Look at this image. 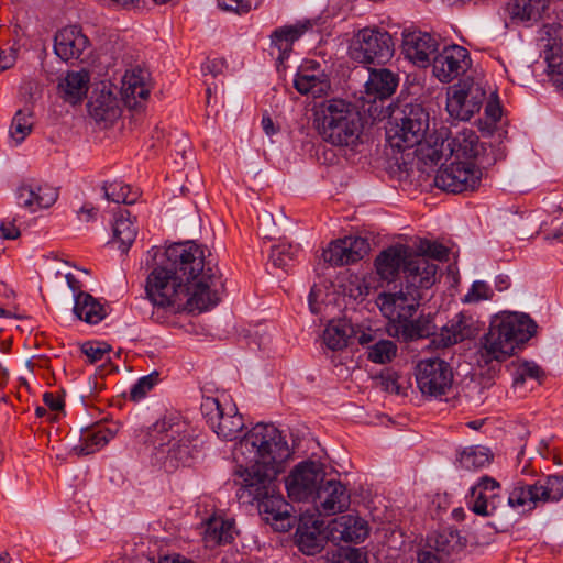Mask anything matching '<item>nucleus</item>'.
Returning <instances> with one entry per match:
<instances>
[{
	"label": "nucleus",
	"instance_id": "1",
	"mask_svg": "<svg viewBox=\"0 0 563 563\" xmlns=\"http://www.w3.org/2000/svg\"><path fill=\"white\" fill-rule=\"evenodd\" d=\"M166 260L147 276L146 295L158 308L201 313L220 302L222 274L192 241L174 243Z\"/></svg>",
	"mask_w": 563,
	"mask_h": 563
},
{
	"label": "nucleus",
	"instance_id": "2",
	"mask_svg": "<svg viewBox=\"0 0 563 563\" xmlns=\"http://www.w3.org/2000/svg\"><path fill=\"white\" fill-rule=\"evenodd\" d=\"M146 442L153 444V459L166 472L185 466L192 457V435L178 413H166L153 423Z\"/></svg>",
	"mask_w": 563,
	"mask_h": 563
},
{
	"label": "nucleus",
	"instance_id": "3",
	"mask_svg": "<svg viewBox=\"0 0 563 563\" xmlns=\"http://www.w3.org/2000/svg\"><path fill=\"white\" fill-rule=\"evenodd\" d=\"M236 463L245 465L285 466L290 448L273 423H257L236 442L232 450Z\"/></svg>",
	"mask_w": 563,
	"mask_h": 563
},
{
	"label": "nucleus",
	"instance_id": "4",
	"mask_svg": "<svg viewBox=\"0 0 563 563\" xmlns=\"http://www.w3.org/2000/svg\"><path fill=\"white\" fill-rule=\"evenodd\" d=\"M537 331L536 322L525 313L504 312L495 316L482 338L481 353L486 362L505 361Z\"/></svg>",
	"mask_w": 563,
	"mask_h": 563
},
{
	"label": "nucleus",
	"instance_id": "5",
	"mask_svg": "<svg viewBox=\"0 0 563 563\" xmlns=\"http://www.w3.org/2000/svg\"><path fill=\"white\" fill-rule=\"evenodd\" d=\"M313 117V125L324 142L346 147L358 144L363 124L352 103L342 99L325 100L314 109Z\"/></svg>",
	"mask_w": 563,
	"mask_h": 563
},
{
	"label": "nucleus",
	"instance_id": "6",
	"mask_svg": "<svg viewBox=\"0 0 563 563\" xmlns=\"http://www.w3.org/2000/svg\"><path fill=\"white\" fill-rule=\"evenodd\" d=\"M395 123L387 129V140L393 147L406 150L415 147L426 139L429 131V112L418 103L406 104Z\"/></svg>",
	"mask_w": 563,
	"mask_h": 563
},
{
	"label": "nucleus",
	"instance_id": "7",
	"mask_svg": "<svg viewBox=\"0 0 563 563\" xmlns=\"http://www.w3.org/2000/svg\"><path fill=\"white\" fill-rule=\"evenodd\" d=\"M394 51L393 37L387 31L364 27L354 35L349 55L361 64H385L393 57Z\"/></svg>",
	"mask_w": 563,
	"mask_h": 563
},
{
	"label": "nucleus",
	"instance_id": "8",
	"mask_svg": "<svg viewBox=\"0 0 563 563\" xmlns=\"http://www.w3.org/2000/svg\"><path fill=\"white\" fill-rule=\"evenodd\" d=\"M563 496V475L548 476L539 479L534 484L518 483L510 492L507 503L509 506L528 507L534 509L538 504L558 501Z\"/></svg>",
	"mask_w": 563,
	"mask_h": 563
},
{
	"label": "nucleus",
	"instance_id": "9",
	"mask_svg": "<svg viewBox=\"0 0 563 563\" xmlns=\"http://www.w3.org/2000/svg\"><path fill=\"white\" fill-rule=\"evenodd\" d=\"M485 98L486 92L479 82L461 80L448 89L446 111L454 120L468 121L481 110Z\"/></svg>",
	"mask_w": 563,
	"mask_h": 563
},
{
	"label": "nucleus",
	"instance_id": "10",
	"mask_svg": "<svg viewBox=\"0 0 563 563\" xmlns=\"http://www.w3.org/2000/svg\"><path fill=\"white\" fill-rule=\"evenodd\" d=\"M201 412L217 437L222 440H235L244 429L243 416L235 405H221L217 398L209 397L202 401Z\"/></svg>",
	"mask_w": 563,
	"mask_h": 563
},
{
	"label": "nucleus",
	"instance_id": "11",
	"mask_svg": "<svg viewBox=\"0 0 563 563\" xmlns=\"http://www.w3.org/2000/svg\"><path fill=\"white\" fill-rule=\"evenodd\" d=\"M285 466L275 465H240L236 475L240 478L241 488L239 498H247V503H253L260 497L273 494L276 488L275 479L278 474L284 472Z\"/></svg>",
	"mask_w": 563,
	"mask_h": 563
},
{
	"label": "nucleus",
	"instance_id": "12",
	"mask_svg": "<svg viewBox=\"0 0 563 563\" xmlns=\"http://www.w3.org/2000/svg\"><path fill=\"white\" fill-rule=\"evenodd\" d=\"M423 297V294L405 289V286L395 292H380L376 302L382 313L389 320V331H395L397 325L412 318Z\"/></svg>",
	"mask_w": 563,
	"mask_h": 563
},
{
	"label": "nucleus",
	"instance_id": "13",
	"mask_svg": "<svg viewBox=\"0 0 563 563\" xmlns=\"http://www.w3.org/2000/svg\"><path fill=\"white\" fill-rule=\"evenodd\" d=\"M416 380L422 395L438 398L451 389L453 371L439 357L422 360L416 368Z\"/></svg>",
	"mask_w": 563,
	"mask_h": 563
},
{
	"label": "nucleus",
	"instance_id": "14",
	"mask_svg": "<svg viewBox=\"0 0 563 563\" xmlns=\"http://www.w3.org/2000/svg\"><path fill=\"white\" fill-rule=\"evenodd\" d=\"M323 464L313 461L301 462L286 477V489L292 500L303 501L314 498L324 481Z\"/></svg>",
	"mask_w": 563,
	"mask_h": 563
},
{
	"label": "nucleus",
	"instance_id": "15",
	"mask_svg": "<svg viewBox=\"0 0 563 563\" xmlns=\"http://www.w3.org/2000/svg\"><path fill=\"white\" fill-rule=\"evenodd\" d=\"M482 172L471 162H453L441 167L434 178L438 188L460 194L466 190H474L478 187Z\"/></svg>",
	"mask_w": 563,
	"mask_h": 563
},
{
	"label": "nucleus",
	"instance_id": "16",
	"mask_svg": "<svg viewBox=\"0 0 563 563\" xmlns=\"http://www.w3.org/2000/svg\"><path fill=\"white\" fill-rule=\"evenodd\" d=\"M255 501L257 503L260 516L266 523L271 525L274 530L286 532L292 528L296 521V518L291 514L294 508L276 488L273 494L260 497Z\"/></svg>",
	"mask_w": 563,
	"mask_h": 563
},
{
	"label": "nucleus",
	"instance_id": "17",
	"mask_svg": "<svg viewBox=\"0 0 563 563\" xmlns=\"http://www.w3.org/2000/svg\"><path fill=\"white\" fill-rule=\"evenodd\" d=\"M471 64L468 52L459 45L444 47L432 57L433 75L442 82H450L464 74Z\"/></svg>",
	"mask_w": 563,
	"mask_h": 563
},
{
	"label": "nucleus",
	"instance_id": "18",
	"mask_svg": "<svg viewBox=\"0 0 563 563\" xmlns=\"http://www.w3.org/2000/svg\"><path fill=\"white\" fill-rule=\"evenodd\" d=\"M369 252V243L361 236H345L331 242L322 252L325 263L332 266L354 264Z\"/></svg>",
	"mask_w": 563,
	"mask_h": 563
},
{
	"label": "nucleus",
	"instance_id": "19",
	"mask_svg": "<svg viewBox=\"0 0 563 563\" xmlns=\"http://www.w3.org/2000/svg\"><path fill=\"white\" fill-rule=\"evenodd\" d=\"M438 265L421 254L411 250L407 264L404 267L405 289L416 290L419 294L430 289L437 282Z\"/></svg>",
	"mask_w": 563,
	"mask_h": 563
},
{
	"label": "nucleus",
	"instance_id": "20",
	"mask_svg": "<svg viewBox=\"0 0 563 563\" xmlns=\"http://www.w3.org/2000/svg\"><path fill=\"white\" fill-rule=\"evenodd\" d=\"M21 207L35 212L38 209L51 208L58 199V189L34 179H25L15 190Z\"/></svg>",
	"mask_w": 563,
	"mask_h": 563
},
{
	"label": "nucleus",
	"instance_id": "21",
	"mask_svg": "<svg viewBox=\"0 0 563 563\" xmlns=\"http://www.w3.org/2000/svg\"><path fill=\"white\" fill-rule=\"evenodd\" d=\"M438 40L427 32L405 30L402 33V53L406 58L419 67H427L438 52Z\"/></svg>",
	"mask_w": 563,
	"mask_h": 563
},
{
	"label": "nucleus",
	"instance_id": "22",
	"mask_svg": "<svg viewBox=\"0 0 563 563\" xmlns=\"http://www.w3.org/2000/svg\"><path fill=\"white\" fill-rule=\"evenodd\" d=\"M325 530L327 539L334 543H358L364 541L369 533L367 521L357 515L351 514L331 520Z\"/></svg>",
	"mask_w": 563,
	"mask_h": 563
},
{
	"label": "nucleus",
	"instance_id": "23",
	"mask_svg": "<svg viewBox=\"0 0 563 563\" xmlns=\"http://www.w3.org/2000/svg\"><path fill=\"white\" fill-rule=\"evenodd\" d=\"M317 510L324 516L341 514L347 510L351 495L340 481L323 482L314 497Z\"/></svg>",
	"mask_w": 563,
	"mask_h": 563
},
{
	"label": "nucleus",
	"instance_id": "24",
	"mask_svg": "<svg viewBox=\"0 0 563 563\" xmlns=\"http://www.w3.org/2000/svg\"><path fill=\"white\" fill-rule=\"evenodd\" d=\"M89 47V38L77 25L59 30L54 37V52L64 62L81 58Z\"/></svg>",
	"mask_w": 563,
	"mask_h": 563
},
{
	"label": "nucleus",
	"instance_id": "25",
	"mask_svg": "<svg viewBox=\"0 0 563 563\" xmlns=\"http://www.w3.org/2000/svg\"><path fill=\"white\" fill-rule=\"evenodd\" d=\"M445 140L444 148L448 157L454 158L453 162H471L484 153V145L473 130L464 129L453 136L446 130Z\"/></svg>",
	"mask_w": 563,
	"mask_h": 563
},
{
	"label": "nucleus",
	"instance_id": "26",
	"mask_svg": "<svg viewBox=\"0 0 563 563\" xmlns=\"http://www.w3.org/2000/svg\"><path fill=\"white\" fill-rule=\"evenodd\" d=\"M87 109L97 123H104V125L112 124L121 115L118 98L103 82L100 89L92 91Z\"/></svg>",
	"mask_w": 563,
	"mask_h": 563
},
{
	"label": "nucleus",
	"instance_id": "27",
	"mask_svg": "<svg viewBox=\"0 0 563 563\" xmlns=\"http://www.w3.org/2000/svg\"><path fill=\"white\" fill-rule=\"evenodd\" d=\"M411 247L404 244L391 245L383 250L375 258L377 275L387 282H393L398 276L409 258Z\"/></svg>",
	"mask_w": 563,
	"mask_h": 563
},
{
	"label": "nucleus",
	"instance_id": "28",
	"mask_svg": "<svg viewBox=\"0 0 563 563\" xmlns=\"http://www.w3.org/2000/svg\"><path fill=\"white\" fill-rule=\"evenodd\" d=\"M323 522L313 515H302L299 518L296 542L305 554L314 555L323 549L324 537L322 534Z\"/></svg>",
	"mask_w": 563,
	"mask_h": 563
},
{
	"label": "nucleus",
	"instance_id": "29",
	"mask_svg": "<svg viewBox=\"0 0 563 563\" xmlns=\"http://www.w3.org/2000/svg\"><path fill=\"white\" fill-rule=\"evenodd\" d=\"M318 63L311 66H305L299 69L295 79L294 87L301 95H310L313 98H320L327 95L331 89L329 76L324 71H317Z\"/></svg>",
	"mask_w": 563,
	"mask_h": 563
},
{
	"label": "nucleus",
	"instance_id": "30",
	"mask_svg": "<svg viewBox=\"0 0 563 563\" xmlns=\"http://www.w3.org/2000/svg\"><path fill=\"white\" fill-rule=\"evenodd\" d=\"M89 70H69L59 79L57 93L65 102L75 106L84 100L89 90Z\"/></svg>",
	"mask_w": 563,
	"mask_h": 563
},
{
	"label": "nucleus",
	"instance_id": "31",
	"mask_svg": "<svg viewBox=\"0 0 563 563\" xmlns=\"http://www.w3.org/2000/svg\"><path fill=\"white\" fill-rule=\"evenodd\" d=\"M117 431L118 429H111L99 423L82 428L79 441L71 448V452L77 456L92 454L108 444L114 438Z\"/></svg>",
	"mask_w": 563,
	"mask_h": 563
},
{
	"label": "nucleus",
	"instance_id": "32",
	"mask_svg": "<svg viewBox=\"0 0 563 563\" xmlns=\"http://www.w3.org/2000/svg\"><path fill=\"white\" fill-rule=\"evenodd\" d=\"M398 86V76L387 68L369 69L365 84V98L368 102L389 98Z\"/></svg>",
	"mask_w": 563,
	"mask_h": 563
},
{
	"label": "nucleus",
	"instance_id": "33",
	"mask_svg": "<svg viewBox=\"0 0 563 563\" xmlns=\"http://www.w3.org/2000/svg\"><path fill=\"white\" fill-rule=\"evenodd\" d=\"M475 334V328L471 317L459 313L448 324H445L440 334L435 335L432 343L437 347H448L457 342H462Z\"/></svg>",
	"mask_w": 563,
	"mask_h": 563
},
{
	"label": "nucleus",
	"instance_id": "34",
	"mask_svg": "<svg viewBox=\"0 0 563 563\" xmlns=\"http://www.w3.org/2000/svg\"><path fill=\"white\" fill-rule=\"evenodd\" d=\"M145 73L141 69L126 71L122 78V100L129 108H136L140 100H145L150 90L145 85Z\"/></svg>",
	"mask_w": 563,
	"mask_h": 563
},
{
	"label": "nucleus",
	"instance_id": "35",
	"mask_svg": "<svg viewBox=\"0 0 563 563\" xmlns=\"http://www.w3.org/2000/svg\"><path fill=\"white\" fill-rule=\"evenodd\" d=\"M435 324L431 313L420 314L417 319H407L400 325H397L395 335L405 342H410L423 338H429L435 333Z\"/></svg>",
	"mask_w": 563,
	"mask_h": 563
},
{
	"label": "nucleus",
	"instance_id": "36",
	"mask_svg": "<svg viewBox=\"0 0 563 563\" xmlns=\"http://www.w3.org/2000/svg\"><path fill=\"white\" fill-rule=\"evenodd\" d=\"M445 134L446 129H441L435 136H430L415 145L417 157L424 164H437L442 158H449L444 148V144H446Z\"/></svg>",
	"mask_w": 563,
	"mask_h": 563
},
{
	"label": "nucleus",
	"instance_id": "37",
	"mask_svg": "<svg viewBox=\"0 0 563 563\" xmlns=\"http://www.w3.org/2000/svg\"><path fill=\"white\" fill-rule=\"evenodd\" d=\"M74 313L87 323L97 324L107 316L106 307L88 292L75 296Z\"/></svg>",
	"mask_w": 563,
	"mask_h": 563
},
{
	"label": "nucleus",
	"instance_id": "38",
	"mask_svg": "<svg viewBox=\"0 0 563 563\" xmlns=\"http://www.w3.org/2000/svg\"><path fill=\"white\" fill-rule=\"evenodd\" d=\"M353 335H356V332L350 322L345 320L332 321L323 331V342L330 350H342L347 346Z\"/></svg>",
	"mask_w": 563,
	"mask_h": 563
},
{
	"label": "nucleus",
	"instance_id": "39",
	"mask_svg": "<svg viewBox=\"0 0 563 563\" xmlns=\"http://www.w3.org/2000/svg\"><path fill=\"white\" fill-rule=\"evenodd\" d=\"M550 0H515L509 4V13L520 22L538 21L548 10Z\"/></svg>",
	"mask_w": 563,
	"mask_h": 563
},
{
	"label": "nucleus",
	"instance_id": "40",
	"mask_svg": "<svg viewBox=\"0 0 563 563\" xmlns=\"http://www.w3.org/2000/svg\"><path fill=\"white\" fill-rule=\"evenodd\" d=\"M428 545L439 553L451 554L461 551L466 545V539L452 528L443 529L428 539Z\"/></svg>",
	"mask_w": 563,
	"mask_h": 563
},
{
	"label": "nucleus",
	"instance_id": "41",
	"mask_svg": "<svg viewBox=\"0 0 563 563\" xmlns=\"http://www.w3.org/2000/svg\"><path fill=\"white\" fill-rule=\"evenodd\" d=\"M137 234L136 228L131 220V213L128 210H120L113 223V239L120 243L122 252H126L134 242Z\"/></svg>",
	"mask_w": 563,
	"mask_h": 563
},
{
	"label": "nucleus",
	"instance_id": "42",
	"mask_svg": "<svg viewBox=\"0 0 563 563\" xmlns=\"http://www.w3.org/2000/svg\"><path fill=\"white\" fill-rule=\"evenodd\" d=\"M548 37H542L543 42V58L548 64V73L556 74L563 81V48L556 38L551 37L550 30L547 31Z\"/></svg>",
	"mask_w": 563,
	"mask_h": 563
},
{
	"label": "nucleus",
	"instance_id": "43",
	"mask_svg": "<svg viewBox=\"0 0 563 563\" xmlns=\"http://www.w3.org/2000/svg\"><path fill=\"white\" fill-rule=\"evenodd\" d=\"M493 454L487 448L473 445L465 448L459 455L461 467L467 471H476L488 466L492 462Z\"/></svg>",
	"mask_w": 563,
	"mask_h": 563
},
{
	"label": "nucleus",
	"instance_id": "44",
	"mask_svg": "<svg viewBox=\"0 0 563 563\" xmlns=\"http://www.w3.org/2000/svg\"><path fill=\"white\" fill-rule=\"evenodd\" d=\"M303 32V26H286L273 33L272 43L279 52L278 62L283 63V60L288 57L292 43L298 40Z\"/></svg>",
	"mask_w": 563,
	"mask_h": 563
},
{
	"label": "nucleus",
	"instance_id": "45",
	"mask_svg": "<svg viewBox=\"0 0 563 563\" xmlns=\"http://www.w3.org/2000/svg\"><path fill=\"white\" fill-rule=\"evenodd\" d=\"M205 540L211 545L230 543L233 540V525L228 520L211 519L207 523Z\"/></svg>",
	"mask_w": 563,
	"mask_h": 563
},
{
	"label": "nucleus",
	"instance_id": "46",
	"mask_svg": "<svg viewBox=\"0 0 563 563\" xmlns=\"http://www.w3.org/2000/svg\"><path fill=\"white\" fill-rule=\"evenodd\" d=\"M33 110L19 109L11 122L9 134L15 144H21L33 130Z\"/></svg>",
	"mask_w": 563,
	"mask_h": 563
},
{
	"label": "nucleus",
	"instance_id": "47",
	"mask_svg": "<svg viewBox=\"0 0 563 563\" xmlns=\"http://www.w3.org/2000/svg\"><path fill=\"white\" fill-rule=\"evenodd\" d=\"M472 497L474 498L472 510L477 515L493 516L499 507V503H497V499H499L498 493L483 492L482 488H472Z\"/></svg>",
	"mask_w": 563,
	"mask_h": 563
},
{
	"label": "nucleus",
	"instance_id": "48",
	"mask_svg": "<svg viewBox=\"0 0 563 563\" xmlns=\"http://www.w3.org/2000/svg\"><path fill=\"white\" fill-rule=\"evenodd\" d=\"M298 251V244L283 242L272 247L269 260L275 267L286 268L295 260Z\"/></svg>",
	"mask_w": 563,
	"mask_h": 563
},
{
	"label": "nucleus",
	"instance_id": "49",
	"mask_svg": "<svg viewBox=\"0 0 563 563\" xmlns=\"http://www.w3.org/2000/svg\"><path fill=\"white\" fill-rule=\"evenodd\" d=\"M342 287L344 295L354 300H364L371 290V286L366 279L358 275H350Z\"/></svg>",
	"mask_w": 563,
	"mask_h": 563
},
{
	"label": "nucleus",
	"instance_id": "50",
	"mask_svg": "<svg viewBox=\"0 0 563 563\" xmlns=\"http://www.w3.org/2000/svg\"><path fill=\"white\" fill-rule=\"evenodd\" d=\"M104 196L109 201L115 203L132 205L136 198H130V188L121 181L106 183L103 185Z\"/></svg>",
	"mask_w": 563,
	"mask_h": 563
},
{
	"label": "nucleus",
	"instance_id": "51",
	"mask_svg": "<svg viewBox=\"0 0 563 563\" xmlns=\"http://www.w3.org/2000/svg\"><path fill=\"white\" fill-rule=\"evenodd\" d=\"M397 347L389 340H380L371 346L368 351V360L374 363L384 364L391 361L396 355Z\"/></svg>",
	"mask_w": 563,
	"mask_h": 563
},
{
	"label": "nucleus",
	"instance_id": "52",
	"mask_svg": "<svg viewBox=\"0 0 563 563\" xmlns=\"http://www.w3.org/2000/svg\"><path fill=\"white\" fill-rule=\"evenodd\" d=\"M19 93L24 103L23 109L33 110L34 104L42 98L43 88L38 81L26 80L21 85Z\"/></svg>",
	"mask_w": 563,
	"mask_h": 563
},
{
	"label": "nucleus",
	"instance_id": "53",
	"mask_svg": "<svg viewBox=\"0 0 563 563\" xmlns=\"http://www.w3.org/2000/svg\"><path fill=\"white\" fill-rule=\"evenodd\" d=\"M415 254H421L426 256V258H432L438 261H444L448 258L449 250L444 245L430 242L428 240H421L417 246V252Z\"/></svg>",
	"mask_w": 563,
	"mask_h": 563
},
{
	"label": "nucleus",
	"instance_id": "54",
	"mask_svg": "<svg viewBox=\"0 0 563 563\" xmlns=\"http://www.w3.org/2000/svg\"><path fill=\"white\" fill-rule=\"evenodd\" d=\"M331 563H367L366 554L356 548H342L333 554Z\"/></svg>",
	"mask_w": 563,
	"mask_h": 563
},
{
	"label": "nucleus",
	"instance_id": "55",
	"mask_svg": "<svg viewBox=\"0 0 563 563\" xmlns=\"http://www.w3.org/2000/svg\"><path fill=\"white\" fill-rule=\"evenodd\" d=\"M157 373L141 377L131 388L130 398L133 401L142 399L157 383Z\"/></svg>",
	"mask_w": 563,
	"mask_h": 563
},
{
	"label": "nucleus",
	"instance_id": "56",
	"mask_svg": "<svg viewBox=\"0 0 563 563\" xmlns=\"http://www.w3.org/2000/svg\"><path fill=\"white\" fill-rule=\"evenodd\" d=\"M81 351L90 363H96L104 358L111 351V346L106 342H86L82 344Z\"/></svg>",
	"mask_w": 563,
	"mask_h": 563
},
{
	"label": "nucleus",
	"instance_id": "57",
	"mask_svg": "<svg viewBox=\"0 0 563 563\" xmlns=\"http://www.w3.org/2000/svg\"><path fill=\"white\" fill-rule=\"evenodd\" d=\"M542 375V371L541 368L534 364V363H530V362H525L523 364H521L517 371H516V375L514 377V386L517 387V386H520L525 383L526 378H533V379H539Z\"/></svg>",
	"mask_w": 563,
	"mask_h": 563
},
{
	"label": "nucleus",
	"instance_id": "58",
	"mask_svg": "<svg viewBox=\"0 0 563 563\" xmlns=\"http://www.w3.org/2000/svg\"><path fill=\"white\" fill-rule=\"evenodd\" d=\"M493 296L492 288L485 282H474L470 291L465 295V302H478L481 300L490 299Z\"/></svg>",
	"mask_w": 563,
	"mask_h": 563
},
{
	"label": "nucleus",
	"instance_id": "59",
	"mask_svg": "<svg viewBox=\"0 0 563 563\" xmlns=\"http://www.w3.org/2000/svg\"><path fill=\"white\" fill-rule=\"evenodd\" d=\"M540 230L547 240L560 239L563 236V220L553 218L550 222L544 221Z\"/></svg>",
	"mask_w": 563,
	"mask_h": 563
},
{
	"label": "nucleus",
	"instance_id": "60",
	"mask_svg": "<svg viewBox=\"0 0 563 563\" xmlns=\"http://www.w3.org/2000/svg\"><path fill=\"white\" fill-rule=\"evenodd\" d=\"M380 387L388 393L399 394L400 385L398 384V377L395 373L386 372L379 377Z\"/></svg>",
	"mask_w": 563,
	"mask_h": 563
},
{
	"label": "nucleus",
	"instance_id": "61",
	"mask_svg": "<svg viewBox=\"0 0 563 563\" xmlns=\"http://www.w3.org/2000/svg\"><path fill=\"white\" fill-rule=\"evenodd\" d=\"M16 60L15 52L13 49L2 51L0 49V70H7L11 68Z\"/></svg>",
	"mask_w": 563,
	"mask_h": 563
},
{
	"label": "nucleus",
	"instance_id": "62",
	"mask_svg": "<svg viewBox=\"0 0 563 563\" xmlns=\"http://www.w3.org/2000/svg\"><path fill=\"white\" fill-rule=\"evenodd\" d=\"M225 67L227 64L224 59H212L206 63L203 69L216 77L222 74Z\"/></svg>",
	"mask_w": 563,
	"mask_h": 563
},
{
	"label": "nucleus",
	"instance_id": "63",
	"mask_svg": "<svg viewBox=\"0 0 563 563\" xmlns=\"http://www.w3.org/2000/svg\"><path fill=\"white\" fill-rule=\"evenodd\" d=\"M499 486V483L495 478L484 476L474 488H482L483 492L497 493Z\"/></svg>",
	"mask_w": 563,
	"mask_h": 563
},
{
	"label": "nucleus",
	"instance_id": "64",
	"mask_svg": "<svg viewBox=\"0 0 563 563\" xmlns=\"http://www.w3.org/2000/svg\"><path fill=\"white\" fill-rule=\"evenodd\" d=\"M0 234L3 239L14 240L20 236V230L14 225L13 222L0 225Z\"/></svg>",
	"mask_w": 563,
	"mask_h": 563
}]
</instances>
